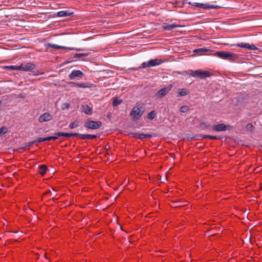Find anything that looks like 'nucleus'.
I'll return each mask as SVG.
<instances>
[{
	"mask_svg": "<svg viewBox=\"0 0 262 262\" xmlns=\"http://www.w3.org/2000/svg\"><path fill=\"white\" fill-rule=\"evenodd\" d=\"M47 170V167L45 165H41L38 168V171L42 176H43L46 173Z\"/></svg>",
	"mask_w": 262,
	"mask_h": 262,
	"instance_id": "obj_25",
	"label": "nucleus"
},
{
	"mask_svg": "<svg viewBox=\"0 0 262 262\" xmlns=\"http://www.w3.org/2000/svg\"><path fill=\"white\" fill-rule=\"evenodd\" d=\"M231 128L230 125H225L223 123L214 125L212 126V129L217 132H224L229 130Z\"/></svg>",
	"mask_w": 262,
	"mask_h": 262,
	"instance_id": "obj_11",
	"label": "nucleus"
},
{
	"mask_svg": "<svg viewBox=\"0 0 262 262\" xmlns=\"http://www.w3.org/2000/svg\"><path fill=\"white\" fill-rule=\"evenodd\" d=\"M74 84L75 86L80 88H92L96 87V85L94 84L90 83H74Z\"/></svg>",
	"mask_w": 262,
	"mask_h": 262,
	"instance_id": "obj_14",
	"label": "nucleus"
},
{
	"mask_svg": "<svg viewBox=\"0 0 262 262\" xmlns=\"http://www.w3.org/2000/svg\"><path fill=\"white\" fill-rule=\"evenodd\" d=\"M133 135H134L135 137H137L140 139H143V138H145V134H143V133H141V134H139V133H133L132 134Z\"/></svg>",
	"mask_w": 262,
	"mask_h": 262,
	"instance_id": "obj_32",
	"label": "nucleus"
},
{
	"mask_svg": "<svg viewBox=\"0 0 262 262\" xmlns=\"http://www.w3.org/2000/svg\"><path fill=\"white\" fill-rule=\"evenodd\" d=\"M52 119V116L48 113H45L39 117L38 121L42 123L47 122Z\"/></svg>",
	"mask_w": 262,
	"mask_h": 262,
	"instance_id": "obj_13",
	"label": "nucleus"
},
{
	"mask_svg": "<svg viewBox=\"0 0 262 262\" xmlns=\"http://www.w3.org/2000/svg\"><path fill=\"white\" fill-rule=\"evenodd\" d=\"M102 125V123L100 121H90L89 120H87L84 124L85 127L92 129L99 128Z\"/></svg>",
	"mask_w": 262,
	"mask_h": 262,
	"instance_id": "obj_7",
	"label": "nucleus"
},
{
	"mask_svg": "<svg viewBox=\"0 0 262 262\" xmlns=\"http://www.w3.org/2000/svg\"><path fill=\"white\" fill-rule=\"evenodd\" d=\"M188 74L190 76L201 79H205L211 76V74L207 71H204L201 69L197 70H188Z\"/></svg>",
	"mask_w": 262,
	"mask_h": 262,
	"instance_id": "obj_2",
	"label": "nucleus"
},
{
	"mask_svg": "<svg viewBox=\"0 0 262 262\" xmlns=\"http://www.w3.org/2000/svg\"><path fill=\"white\" fill-rule=\"evenodd\" d=\"M253 128V126L251 123H248L246 125V129L248 131L252 132Z\"/></svg>",
	"mask_w": 262,
	"mask_h": 262,
	"instance_id": "obj_35",
	"label": "nucleus"
},
{
	"mask_svg": "<svg viewBox=\"0 0 262 262\" xmlns=\"http://www.w3.org/2000/svg\"><path fill=\"white\" fill-rule=\"evenodd\" d=\"M74 14L73 11L70 10H63L57 12V16L60 17H68Z\"/></svg>",
	"mask_w": 262,
	"mask_h": 262,
	"instance_id": "obj_15",
	"label": "nucleus"
},
{
	"mask_svg": "<svg viewBox=\"0 0 262 262\" xmlns=\"http://www.w3.org/2000/svg\"><path fill=\"white\" fill-rule=\"evenodd\" d=\"M201 125H204L206 128L209 129L211 127V125L205 123H202Z\"/></svg>",
	"mask_w": 262,
	"mask_h": 262,
	"instance_id": "obj_39",
	"label": "nucleus"
},
{
	"mask_svg": "<svg viewBox=\"0 0 262 262\" xmlns=\"http://www.w3.org/2000/svg\"><path fill=\"white\" fill-rule=\"evenodd\" d=\"M179 74H181L182 75H189L188 74V71H183L182 72H179Z\"/></svg>",
	"mask_w": 262,
	"mask_h": 262,
	"instance_id": "obj_40",
	"label": "nucleus"
},
{
	"mask_svg": "<svg viewBox=\"0 0 262 262\" xmlns=\"http://www.w3.org/2000/svg\"><path fill=\"white\" fill-rule=\"evenodd\" d=\"M188 110L189 107L187 105H184L180 108V112L182 113H186Z\"/></svg>",
	"mask_w": 262,
	"mask_h": 262,
	"instance_id": "obj_34",
	"label": "nucleus"
},
{
	"mask_svg": "<svg viewBox=\"0 0 262 262\" xmlns=\"http://www.w3.org/2000/svg\"><path fill=\"white\" fill-rule=\"evenodd\" d=\"M208 137L211 139H216V137L215 136H208Z\"/></svg>",
	"mask_w": 262,
	"mask_h": 262,
	"instance_id": "obj_41",
	"label": "nucleus"
},
{
	"mask_svg": "<svg viewBox=\"0 0 262 262\" xmlns=\"http://www.w3.org/2000/svg\"><path fill=\"white\" fill-rule=\"evenodd\" d=\"M81 111L86 115H91L93 112V109L87 104L81 105Z\"/></svg>",
	"mask_w": 262,
	"mask_h": 262,
	"instance_id": "obj_16",
	"label": "nucleus"
},
{
	"mask_svg": "<svg viewBox=\"0 0 262 262\" xmlns=\"http://www.w3.org/2000/svg\"><path fill=\"white\" fill-rule=\"evenodd\" d=\"M80 138L82 139H91L96 138L97 136L95 135H89V134H80L78 136Z\"/></svg>",
	"mask_w": 262,
	"mask_h": 262,
	"instance_id": "obj_22",
	"label": "nucleus"
},
{
	"mask_svg": "<svg viewBox=\"0 0 262 262\" xmlns=\"http://www.w3.org/2000/svg\"><path fill=\"white\" fill-rule=\"evenodd\" d=\"M78 135H79L78 133H65L59 132V133H55L54 136L57 137V138H58L59 137H66L69 138V137H71L75 136H78Z\"/></svg>",
	"mask_w": 262,
	"mask_h": 262,
	"instance_id": "obj_17",
	"label": "nucleus"
},
{
	"mask_svg": "<svg viewBox=\"0 0 262 262\" xmlns=\"http://www.w3.org/2000/svg\"><path fill=\"white\" fill-rule=\"evenodd\" d=\"M182 2L183 4H188L189 2H188L187 0H182Z\"/></svg>",
	"mask_w": 262,
	"mask_h": 262,
	"instance_id": "obj_42",
	"label": "nucleus"
},
{
	"mask_svg": "<svg viewBox=\"0 0 262 262\" xmlns=\"http://www.w3.org/2000/svg\"><path fill=\"white\" fill-rule=\"evenodd\" d=\"M143 112L144 111H142L139 107L136 106L132 108L129 115L132 120L136 121L138 120L141 117Z\"/></svg>",
	"mask_w": 262,
	"mask_h": 262,
	"instance_id": "obj_5",
	"label": "nucleus"
},
{
	"mask_svg": "<svg viewBox=\"0 0 262 262\" xmlns=\"http://www.w3.org/2000/svg\"><path fill=\"white\" fill-rule=\"evenodd\" d=\"M122 102V100H119L117 98H115L113 100V106H117L118 105L120 104Z\"/></svg>",
	"mask_w": 262,
	"mask_h": 262,
	"instance_id": "obj_30",
	"label": "nucleus"
},
{
	"mask_svg": "<svg viewBox=\"0 0 262 262\" xmlns=\"http://www.w3.org/2000/svg\"><path fill=\"white\" fill-rule=\"evenodd\" d=\"M209 51V49H207L205 48H198L194 50V52H205V51Z\"/></svg>",
	"mask_w": 262,
	"mask_h": 262,
	"instance_id": "obj_33",
	"label": "nucleus"
},
{
	"mask_svg": "<svg viewBox=\"0 0 262 262\" xmlns=\"http://www.w3.org/2000/svg\"><path fill=\"white\" fill-rule=\"evenodd\" d=\"M176 203V205L174 206L175 207H178L182 206L185 205V201H177L174 202Z\"/></svg>",
	"mask_w": 262,
	"mask_h": 262,
	"instance_id": "obj_31",
	"label": "nucleus"
},
{
	"mask_svg": "<svg viewBox=\"0 0 262 262\" xmlns=\"http://www.w3.org/2000/svg\"><path fill=\"white\" fill-rule=\"evenodd\" d=\"M261 147H262V145L261 146Z\"/></svg>",
	"mask_w": 262,
	"mask_h": 262,
	"instance_id": "obj_47",
	"label": "nucleus"
},
{
	"mask_svg": "<svg viewBox=\"0 0 262 262\" xmlns=\"http://www.w3.org/2000/svg\"><path fill=\"white\" fill-rule=\"evenodd\" d=\"M67 50L79 51H82L83 49H81L80 48L67 47Z\"/></svg>",
	"mask_w": 262,
	"mask_h": 262,
	"instance_id": "obj_38",
	"label": "nucleus"
},
{
	"mask_svg": "<svg viewBox=\"0 0 262 262\" xmlns=\"http://www.w3.org/2000/svg\"><path fill=\"white\" fill-rule=\"evenodd\" d=\"M260 152L262 153V150H260Z\"/></svg>",
	"mask_w": 262,
	"mask_h": 262,
	"instance_id": "obj_46",
	"label": "nucleus"
},
{
	"mask_svg": "<svg viewBox=\"0 0 262 262\" xmlns=\"http://www.w3.org/2000/svg\"><path fill=\"white\" fill-rule=\"evenodd\" d=\"M162 63V61L161 59H151L147 62H143L141 66L139 68H132L129 69L128 70H131L133 71H137L138 69H145L146 68L152 67L157 66H159Z\"/></svg>",
	"mask_w": 262,
	"mask_h": 262,
	"instance_id": "obj_1",
	"label": "nucleus"
},
{
	"mask_svg": "<svg viewBox=\"0 0 262 262\" xmlns=\"http://www.w3.org/2000/svg\"><path fill=\"white\" fill-rule=\"evenodd\" d=\"M235 46L250 50H256L258 49V48L254 45H250L249 43H245L243 42L238 43L235 45Z\"/></svg>",
	"mask_w": 262,
	"mask_h": 262,
	"instance_id": "obj_12",
	"label": "nucleus"
},
{
	"mask_svg": "<svg viewBox=\"0 0 262 262\" xmlns=\"http://www.w3.org/2000/svg\"><path fill=\"white\" fill-rule=\"evenodd\" d=\"M145 138H149L151 137H152V136L151 135H149V134H145Z\"/></svg>",
	"mask_w": 262,
	"mask_h": 262,
	"instance_id": "obj_43",
	"label": "nucleus"
},
{
	"mask_svg": "<svg viewBox=\"0 0 262 262\" xmlns=\"http://www.w3.org/2000/svg\"><path fill=\"white\" fill-rule=\"evenodd\" d=\"M1 257H2V256L3 257H5V254H3L1 253Z\"/></svg>",
	"mask_w": 262,
	"mask_h": 262,
	"instance_id": "obj_45",
	"label": "nucleus"
},
{
	"mask_svg": "<svg viewBox=\"0 0 262 262\" xmlns=\"http://www.w3.org/2000/svg\"><path fill=\"white\" fill-rule=\"evenodd\" d=\"M46 47L47 48H52L57 49H67V47L59 46V45H57L53 44V43H47L46 45Z\"/></svg>",
	"mask_w": 262,
	"mask_h": 262,
	"instance_id": "obj_21",
	"label": "nucleus"
},
{
	"mask_svg": "<svg viewBox=\"0 0 262 262\" xmlns=\"http://www.w3.org/2000/svg\"><path fill=\"white\" fill-rule=\"evenodd\" d=\"M57 139V137H56V136H49V137H45V138H39L37 140H35L33 141H30V142H28L27 146L30 147L37 143H40L41 142H44V141H49V140H51L52 139Z\"/></svg>",
	"mask_w": 262,
	"mask_h": 262,
	"instance_id": "obj_8",
	"label": "nucleus"
},
{
	"mask_svg": "<svg viewBox=\"0 0 262 262\" xmlns=\"http://www.w3.org/2000/svg\"><path fill=\"white\" fill-rule=\"evenodd\" d=\"M84 76V74L80 70H73L70 74L69 77L71 80L77 78L80 79L82 78Z\"/></svg>",
	"mask_w": 262,
	"mask_h": 262,
	"instance_id": "obj_10",
	"label": "nucleus"
},
{
	"mask_svg": "<svg viewBox=\"0 0 262 262\" xmlns=\"http://www.w3.org/2000/svg\"><path fill=\"white\" fill-rule=\"evenodd\" d=\"M11 8L8 7H1V28H3L2 26V23H7L10 21V20L12 19L13 15L11 11H10Z\"/></svg>",
	"mask_w": 262,
	"mask_h": 262,
	"instance_id": "obj_3",
	"label": "nucleus"
},
{
	"mask_svg": "<svg viewBox=\"0 0 262 262\" xmlns=\"http://www.w3.org/2000/svg\"><path fill=\"white\" fill-rule=\"evenodd\" d=\"M89 53H75L74 55V58L83 60V58L88 56Z\"/></svg>",
	"mask_w": 262,
	"mask_h": 262,
	"instance_id": "obj_23",
	"label": "nucleus"
},
{
	"mask_svg": "<svg viewBox=\"0 0 262 262\" xmlns=\"http://www.w3.org/2000/svg\"><path fill=\"white\" fill-rule=\"evenodd\" d=\"M221 8L222 7L219 5H210L208 4L207 10L210 9H218Z\"/></svg>",
	"mask_w": 262,
	"mask_h": 262,
	"instance_id": "obj_29",
	"label": "nucleus"
},
{
	"mask_svg": "<svg viewBox=\"0 0 262 262\" xmlns=\"http://www.w3.org/2000/svg\"><path fill=\"white\" fill-rule=\"evenodd\" d=\"M24 148H17L16 150H17L19 152H23V149Z\"/></svg>",
	"mask_w": 262,
	"mask_h": 262,
	"instance_id": "obj_44",
	"label": "nucleus"
},
{
	"mask_svg": "<svg viewBox=\"0 0 262 262\" xmlns=\"http://www.w3.org/2000/svg\"><path fill=\"white\" fill-rule=\"evenodd\" d=\"M18 66H1V70H8L10 71L13 70H17V71Z\"/></svg>",
	"mask_w": 262,
	"mask_h": 262,
	"instance_id": "obj_24",
	"label": "nucleus"
},
{
	"mask_svg": "<svg viewBox=\"0 0 262 262\" xmlns=\"http://www.w3.org/2000/svg\"><path fill=\"white\" fill-rule=\"evenodd\" d=\"M35 68V66L33 63H23L20 66H18L17 71H31L33 69H34Z\"/></svg>",
	"mask_w": 262,
	"mask_h": 262,
	"instance_id": "obj_9",
	"label": "nucleus"
},
{
	"mask_svg": "<svg viewBox=\"0 0 262 262\" xmlns=\"http://www.w3.org/2000/svg\"><path fill=\"white\" fill-rule=\"evenodd\" d=\"M156 116V113L155 111H152L150 112H149L147 116V118L150 120H153Z\"/></svg>",
	"mask_w": 262,
	"mask_h": 262,
	"instance_id": "obj_27",
	"label": "nucleus"
},
{
	"mask_svg": "<svg viewBox=\"0 0 262 262\" xmlns=\"http://www.w3.org/2000/svg\"><path fill=\"white\" fill-rule=\"evenodd\" d=\"M188 4L199 8L207 10L208 4L189 2Z\"/></svg>",
	"mask_w": 262,
	"mask_h": 262,
	"instance_id": "obj_18",
	"label": "nucleus"
},
{
	"mask_svg": "<svg viewBox=\"0 0 262 262\" xmlns=\"http://www.w3.org/2000/svg\"><path fill=\"white\" fill-rule=\"evenodd\" d=\"M79 122L78 120H75L74 122L70 123L69 125V127L71 129H73L75 127H76L78 126Z\"/></svg>",
	"mask_w": 262,
	"mask_h": 262,
	"instance_id": "obj_28",
	"label": "nucleus"
},
{
	"mask_svg": "<svg viewBox=\"0 0 262 262\" xmlns=\"http://www.w3.org/2000/svg\"><path fill=\"white\" fill-rule=\"evenodd\" d=\"M214 55L223 59L234 60L237 58V55L229 52L219 51L214 53Z\"/></svg>",
	"mask_w": 262,
	"mask_h": 262,
	"instance_id": "obj_4",
	"label": "nucleus"
},
{
	"mask_svg": "<svg viewBox=\"0 0 262 262\" xmlns=\"http://www.w3.org/2000/svg\"><path fill=\"white\" fill-rule=\"evenodd\" d=\"M189 94V91L186 89H179L177 93V97H183Z\"/></svg>",
	"mask_w": 262,
	"mask_h": 262,
	"instance_id": "obj_19",
	"label": "nucleus"
},
{
	"mask_svg": "<svg viewBox=\"0 0 262 262\" xmlns=\"http://www.w3.org/2000/svg\"><path fill=\"white\" fill-rule=\"evenodd\" d=\"M12 3V0H1V7L3 6H8Z\"/></svg>",
	"mask_w": 262,
	"mask_h": 262,
	"instance_id": "obj_26",
	"label": "nucleus"
},
{
	"mask_svg": "<svg viewBox=\"0 0 262 262\" xmlns=\"http://www.w3.org/2000/svg\"><path fill=\"white\" fill-rule=\"evenodd\" d=\"M8 132V128L6 126L1 127V135Z\"/></svg>",
	"mask_w": 262,
	"mask_h": 262,
	"instance_id": "obj_36",
	"label": "nucleus"
},
{
	"mask_svg": "<svg viewBox=\"0 0 262 262\" xmlns=\"http://www.w3.org/2000/svg\"><path fill=\"white\" fill-rule=\"evenodd\" d=\"M61 107L63 110L68 109L70 107V104L68 103H64L62 104Z\"/></svg>",
	"mask_w": 262,
	"mask_h": 262,
	"instance_id": "obj_37",
	"label": "nucleus"
},
{
	"mask_svg": "<svg viewBox=\"0 0 262 262\" xmlns=\"http://www.w3.org/2000/svg\"><path fill=\"white\" fill-rule=\"evenodd\" d=\"M181 26L180 25H177L175 24H166L164 25L163 26V29L164 30H171L174 28H180L181 27Z\"/></svg>",
	"mask_w": 262,
	"mask_h": 262,
	"instance_id": "obj_20",
	"label": "nucleus"
},
{
	"mask_svg": "<svg viewBox=\"0 0 262 262\" xmlns=\"http://www.w3.org/2000/svg\"><path fill=\"white\" fill-rule=\"evenodd\" d=\"M173 87V85L169 84L167 86L163 87V88L159 90L155 94L157 98L161 99L165 97L169 92L171 90Z\"/></svg>",
	"mask_w": 262,
	"mask_h": 262,
	"instance_id": "obj_6",
	"label": "nucleus"
}]
</instances>
